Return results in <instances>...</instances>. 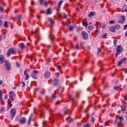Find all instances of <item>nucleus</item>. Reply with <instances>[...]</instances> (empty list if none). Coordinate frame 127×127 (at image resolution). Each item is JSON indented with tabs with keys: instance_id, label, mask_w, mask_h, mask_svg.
Here are the masks:
<instances>
[{
	"instance_id": "20e7f679",
	"label": "nucleus",
	"mask_w": 127,
	"mask_h": 127,
	"mask_svg": "<svg viewBox=\"0 0 127 127\" xmlns=\"http://www.w3.org/2000/svg\"><path fill=\"white\" fill-rule=\"evenodd\" d=\"M123 51V48L121 45L118 46L117 48V53L116 54V57H118V55L121 54V53Z\"/></svg>"
},
{
	"instance_id": "a18cd8bd",
	"label": "nucleus",
	"mask_w": 127,
	"mask_h": 127,
	"mask_svg": "<svg viewBox=\"0 0 127 127\" xmlns=\"http://www.w3.org/2000/svg\"><path fill=\"white\" fill-rule=\"evenodd\" d=\"M0 102H2V95L0 96Z\"/></svg>"
},
{
	"instance_id": "c85d7f7f",
	"label": "nucleus",
	"mask_w": 127,
	"mask_h": 127,
	"mask_svg": "<svg viewBox=\"0 0 127 127\" xmlns=\"http://www.w3.org/2000/svg\"><path fill=\"white\" fill-rule=\"evenodd\" d=\"M82 25H83L85 27H88V23H85L84 22H83Z\"/></svg>"
},
{
	"instance_id": "412c9836",
	"label": "nucleus",
	"mask_w": 127,
	"mask_h": 127,
	"mask_svg": "<svg viewBox=\"0 0 127 127\" xmlns=\"http://www.w3.org/2000/svg\"><path fill=\"white\" fill-rule=\"evenodd\" d=\"M110 31L112 32H116V28L114 27H111L110 28Z\"/></svg>"
},
{
	"instance_id": "f257e3e1",
	"label": "nucleus",
	"mask_w": 127,
	"mask_h": 127,
	"mask_svg": "<svg viewBox=\"0 0 127 127\" xmlns=\"http://www.w3.org/2000/svg\"><path fill=\"white\" fill-rule=\"evenodd\" d=\"M4 66L6 71H10V69H11V64H10V63H9L8 61L6 60H4Z\"/></svg>"
},
{
	"instance_id": "338daca9",
	"label": "nucleus",
	"mask_w": 127,
	"mask_h": 127,
	"mask_svg": "<svg viewBox=\"0 0 127 127\" xmlns=\"http://www.w3.org/2000/svg\"><path fill=\"white\" fill-rule=\"evenodd\" d=\"M2 84V81L1 80H0V85H1Z\"/></svg>"
},
{
	"instance_id": "9d476101",
	"label": "nucleus",
	"mask_w": 127,
	"mask_h": 127,
	"mask_svg": "<svg viewBox=\"0 0 127 127\" xmlns=\"http://www.w3.org/2000/svg\"><path fill=\"white\" fill-rule=\"evenodd\" d=\"M29 70L27 69L25 70L24 74L26 76L25 80H28L29 79V75H28V73L27 72H29Z\"/></svg>"
},
{
	"instance_id": "9b49d317",
	"label": "nucleus",
	"mask_w": 127,
	"mask_h": 127,
	"mask_svg": "<svg viewBox=\"0 0 127 127\" xmlns=\"http://www.w3.org/2000/svg\"><path fill=\"white\" fill-rule=\"evenodd\" d=\"M20 124L21 125H24L26 123V118L25 117H23L21 120H19Z\"/></svg>"
},
{
	"instance_id": "13d9d810",
	"label": "nucleus",
	"mask_w": 127,
	"mask_h": 127,
	"mask_svg": "<svg viewBox=\"0 0 127 127\" xmlns=\"http://www.w3.org/2000/svg\"><path fill=\"white\" fill-rule=\"evenodd\" d=\"M44 93H45L44 91H41V94H44Z\"/></svg>"
},
{
	"instance_id": "37998d69",
	"label": "nucleus",
	"mask_w": 127,
	"mask_h": 127,
	"mask_svg": "<svg viewBox=\"0 0 127 127\" xmlns=\"http://www.w3.org/2000/svg\"><path fill=\"white\" fill-rule=\"evenodd\" d=\"M43 4H45V6H47V1H45Z\"/></svg>"
},
{
	"instance_id": "6ab92c4d",
	"label": "nucleus",
	"mask_w": 127,
	"mask_h": 127,
	"mask_svg": "<svg viewBox=\"0 0 127 127\" xmlns=\"http://www.w3.org/2000/svg\"><path fill=\"white\" fill-rule=\"evenodd\" d=\"M19 46L21 48V49H24V48H25V45L23 43L19 44Z\"/></svg>"
},
{
	"instance_id": "72a5a7b5",
	"label": "nucleus",
	"mask_w": 127,
	"mask_h": 127,
	"mask_svg": "<svg viewBox=\"0 0 127 127\" xmlns=\"http://www.w3.org/2000/svg\"><path fill=\"white\" fill-rule=\"evenodd\" d=\"M109 23H110V24H114V23H116L115 22V21H114V20H111V21H110L109 22Z\"/></svg>"
},
{
	"instance_id": "ea45409f",
	"label": "nucleus",
	"mask_w": 127,
	"mask_h": 127,
	"mask_svg": "<svg viewBox=\"0 0 127 127\" xmlns=\"http://www.w3.org/2000/svg\"><path fill=\"white\" fill-rule=\"evenodd\" d=\"M84 127H90V125L88 124L84 125Z\"/></svg>"
},
{
	"instance_id": "e2e57ef3",
	"label": "nucleus",
	"mask_w": 127,
	"mask_h": 127,
	"mask_svg": "<svg viewBox=\"0 0 127 127\" xmlns=\"http://www.w3.org/2000/svg\"><path fill=\"white\" fill-rule=\"evenodd\" d=\"M87 49H88V50H90V49H91V47L88 46L87 47Z\"/></svg>"
},
{
	"instance_id": "de8ad7c7",
	"label": "nucleus",
	"mask_w": 127,
	"mask_h": 127,
	"mask_svg": "<svg viewBox=\"0 0 127 127\" xmlns=\"http://www.w3.org/2000/svg\"><path fill=\"white\" fill-rule=\"evenodd\" d=\"M21 83L23 85V87H25V83L23 81H22Z\"/></svg>"
},
{
	"instance_id": "0eeeda50",
	"label": "nucleus",
	"mask_w": 127,
	"mask_h": 127,
	"mask_svg": "<svg viewBox=\"0 0 127 127\" xmlns=\"http://www.w3.org/2000/svg\"><path fill=\"white\" fill-rule=\"evenodd\" d=\"M38 73H39V71L37 70L33 71V72L31 74L32 78L34 79H37V77H36V74H38Z\"/></svg>"
},
{
	"instance_id": "2f4dec72",
	"label": "nucleus",
	"mask_w": 127,
	"mask_h": 127,
	"mask_svg": "<svg viewBox=\"0 0 127 127\" xmlns=\"http://www.w3.org/2000/svg\"><path fill=\"white\" fill-rule=\"evenodd\" d=\"M39 1L41 4H43L45 2L44 0H39Z\"/></svg>"
},
{
	"instance_id": "7ed1b4c3",
	"label": "nucleus",
	"mask_w": 127,
	"mask_h": 127,
	"mask_svg": "<svg viewBox=\"0 0 127 127\" xmlns=\"http://www.w3.org/2000/svg\"><path fill=\"white\" fill-rule=\"evenodd\" d=\"M119 122H118V118H116L115 124H118V127H122V122L124 121V117L120 116L119 118Z\"/></svg>"
},
{
	"instance_id": "8fccbe9b",
	"label": "nucleus",
	"mask_w": 127,
	"mask_h": 127,
	"mask_svg": "<svg viewBox=\"0 0 127 127\" xmlns=\"http://www.w3.org/2000/svg\"><path fill=\"white\" fill-rule=\"evenodd\" d=\"M117 40H114V44H115V45H117Z\"/></svg>"
},
{
	"instance_id": "052dcab7",
	"label": "nucleus",
	"mask_w": 127,
	"mask_h": 127,
	"mask_svg": "<svg viewBox=\"0 0 127 127\" xmlns=\"http://www.w3.org/2000/svg\"><path fill=\"white\" fill-rule=\"evenodd\" d=\"M124 99H125V100H126V101H127V96H125L124 97Z\"/></svg>"
},
{
	"instance_id": "c03bdc74",
	"label": "nucleus",
	"mask_w": 127,
	"mask_h": 127,
	"mask_svg": "<svg viewBox=\"0 0 127 127\" xmlns=\"http://www.w3.org/2000/svg\"><path fill=\"white\" fill-rule=\"evenodd\" d=\"M16 66L19 68V64L18 62L16 63Z\"/></svg>"
},
{
	"instance_id": "39448f33",
	"label": "nucleus",
	"mask_w": 127,
	"mask_h": 127,
	"mask_svg": "<svg viewBox=\"0 0 127 127\" xmlns=\"http://www.w3.org/2000/svg\"><path fill=\"white\" fill-rule=\"evenodd\" d=\"M15 114H16V110L14 108L12 109L10 111L11 119H13V118H14V116H15Z\"/></svg>"
},
{
	"instance_id": "c756f323",
	"label": "nucleus",
	"mask_w": 127,
	"mask_h": 127,
	"mask_svg": "<svg viewBox=\"0 0 127 127\" xmlns=\"http://www.w3.org/2000/svg\"><path fill=\"white\" fill-rule=\"evenodd\" d=\"M88 29L89 30H93L94 29V27H93V26H89Z\"/></svg>"
},
{
	"instance_id": "a19ab883",
	"label": "nucleus",
	"mask_w": 127,
	"mask_h": 127,
	"mask_svg": "<svg viewBox=\"0 0 127 127\" xmlns=\"http://www.w3.org/2000/svg\"><path fill=\"white\" fill-rule=\"evenodd\" d=\"M107 36H108V35L107 34H105L103 35V38H107Z\"/></svg>"
},
{
	"instance_id": "b1692460",
	"label": "nucleus",
	"mask_w": 127,
	"mask_h": 127,
	"mask_svg": "<svg viewBox=\"0 0 127 127\" xmlns=\"http://www.w3.org/2000/svg\"><path fill=\"white\" fill-rule=\"evenodd\" d=\"M47 14H51V10L50 8H48L47 10Z\"/></svg>"
},
{
	"instance_id": "0e129e2a",
	"label": "nucleus",
	"mask_w": 127,
	"mask_h": 127,
	"mask_svg": "<svg viewBox=\"0 0 127 127\" xmlns=\"http://www.w3.org/2000/svg\"><path fill=\"white\" fill-rule=\"evenodd\" d=\"M60 102H56V105H58L60 104Z\"/></svg>"
},
{
	"instance_id": "58836bf2",
	"label": "nucleus",
	"mask_w": 127,
	"mask_h": 127,
	"mask_svg": "<svg viewBox=\"0 0 127 127\" xmlns=\"http://www.w3.org/2000/svg\"><path fill=\"white\" fill-rule=\"evenodd\" d=\"M91 122H92V123H95V118H94V117H92Z\"/></svg>"
},
{
	"instance_id": "423d86ee",
	"label": "nucleus",
	"mask_w": 127,
	"mask_h": 127,
	"mask_svg": "<svg viewBox=\"0 0 127 127\" xmlns=\"http://www.w3.org/2000/svg\"><path fill=\"white\" fill-rule=\"evenodd\" d=\"M9 98H11V101H14V98H15V93L12 91L10 92Z\"/></svg>"
},
{
	"instance_id": "aec40b11",
	"label": "nucleus",
	"mask_w": 127,
	"mask_h": 127,
	"mask_svg": "<svg viewBox=\"0 0 127 127\" xmlns=\"http://www.w3.org/2000/svg\"><path fill=\"white\" fill-rule=\"evenodd\" d=\"M11 102H8L7 106V110H9V109H10V108H11V107H12V104H11V103H10Z\"/></svg>"
},
{
	"instance_id": "c9c22d12",
	"label": "nucleus",
	"mask_w": 127,
	"mask_h": 127,
	"mask_svg": "<svg viewBox=\"0 0 127 127\" xmlns=\"http://www.w3.org/2000/svg\"><path fill=\"white\" fill-rule=\"evenodd\" d=\"M0 11L3 12V8L0 6Z\"/></svg>"
},
{
	"instance_id": "3c124183",
	"label": "nucleus",
	"mask_w": 127,
	"mask_h": 127,
	"mask_svg": "<svg viewBox=\"0 0 127 127\" xmlns=\"http://www.w3.org/2000/svg\"><path fill=\"white\" fill-rule=\"evenodd\" d=\"M57 68H58L59 69H61V68H62V66H60V65H58Z\"/></svg>"
},
{
	"instance_id": "bf43d9fd",
	"label": "nucleus",
	"mask_w": 127,
	"mask_h": 127,
	"mask_svg": "<svg viewBox=\"0 0 127 127\" xmlns=\"http://www.w3.org/2000/svg\"><path fill=\"white\" fill-rule=\"evenodd\" d=\"M108 124L109 123L108 122H106L105 124V126H108Z\"/></svg>"
},
{
	"instance_id": "f704fd0d",
	"label": "nucleus",
	"mask_w": 127,
	"mask_h": 127,
	"mask_svg": "<svg viewBox=\"0 0 127 127\" xmlns=\"http://www.w3.org/2000/svg\"><path fill=\"white\" fill-rule=\"evenodd\" d=\"M55 75L56 77H59V76H60V73L59 72H57L55 73Z\"/></svg>"
},
{
	"instance_id": "ddd939ff",
	"label": "nucleus",
	"mask_w": 127,
	"mask_h": 127,
	"mask_svg": "<svg viewBox=\"0 0 127 127\" xmlns=\"http://www.w3.org/2000/svg\"><path fill=\"white\" fill-rule=\"evenodd\" d=\"M120 17L121 18V21H118V23H122V24H124L125 20H126V17L124 16H121Z\"/></svg>"
},
{
	"instance_id": "49530a36",
	"label": "nucleus",
	"mask_w": 127,
	"mask_h": 127,
	"mask_svg": "<svg viewBox=\"0 0 127 127\" xmlns=\"http://www.w3.org/2000/svg\"><path fill=\"white\" fill-rule=\"evenodd\" d=\"M17 18L18 19H21V15H18Z\"/></svg>"
},
{
	"instance_id": "09e8293b",
	"label": "nucleus",
	"mask_w": 127,
	"mask_h": 127,
	"mask_svg": "<svg viewBox=\"0 0 127 127\" xmlns=\"http://www.w3.org/2000/svg\"><path fill=\"white\" fill-rule=\"evenodd\" d=\"M76 49H79V44L76 45Z\"/></svg>"
},
{
	"instance_id": "a211bd4d",
	"label": "nucleus",
	"mask_w": 127,
	"mask_h": 127,
	"mask_svg": "<svg viewBox=\"0 0 127 127\" xmlns=\"http://www.w3.org/2000/svg\"><path fill=\"white\" fill-rule=\"evenodd\" d=\"M96 14V12H90L88 14L89 17H92V16H94Z\"/></svg>"
},
{
	"instance_id": "393cba45",
	"label": "nucleus",
	"mask_w": 127,
	"mask_h": 127,
	"mask_svg": "<svg viewBox=\"0 0 127 127\" xmlns=\"http://www.w3.org/2000/svg\"><path fill=\"white\" fill-rule=\"evenodd\" d=\"M115 28L116 29H120L121 28V26H120L119 24H117L115 26Z\"/></svg>"
},
{
	"instance_id": "4c0bfd02",
	"label": "nucleus",
	"mask_w": 127,
	"mask_h": 127,
	"mask_svg": "<svg viewBox=\"0 0 127 127\" xmlns=\"http://www.w3.org/2000/svg\"><path fill=\"white\" fill-rule=\"evenodd\" d=\"M124 30H127V25H125L124 26Z\"/></svg>"
},
{
	"instance_id": "dca6fc26",
	"label": "nucleus",
	"mask_w": 127,
	"mask_h": 127,
	"mask_svg": "<svg viewBox=\"0 0 127 127\" xmlns=\"http://www.w3.org/2000/svg\"><path fill=\"white\" fill-rule=\"evenodd\" d=\"M53 84L54 86H57L58 84H59V80L56 78H55L54 80Z\"/></svg>"
},
{
	"instance_id": "bb28decb",
	"label": "nucleus",
	"mask_w": 127,
	"mask_h": 127,
	"mask_svg": "<svg viewBox=\"0 0 127 127\" xmlns=\"http://www.w3.org/2000/svg\"><path fill=\"white\" fill-rule=\"evenodd\" d=\"M53 116H51L50 118H49V121L51 123H52V122H53V120H54V118H53Z\"/></svg>"
},
{
	"instance_id": "cd10ccee",
	"label": "nucleus",
	"mask_w": 127,
	"mask_h": 127,
	"mask_svg": "<svg viewBox=\"0 0 127 127\" xmlns=\"http://www.w3.org/2000/svg\"><path fill=\"white\" fill-rule=\"evenodd\" d=\"M62 3H63V0H61L59 2V7H61V5H62Z\"/></svg>"
},
{
	"instance_id": "473e14b6",
	"label": "nucleus",
	"mask_w": 127,
	"mask_h": 127,
	"mask_svg": "<svg viewBox=\"0 0 127 127\" xmlns=\"http://www.w3.org/2000/svg\"><path fill=\"white\" fill-rule=\"evenodd\" d=\"M121 86H115L114 87V90H118V89H120V88H121Z\"/></svg>"
},
{
	"instance_id": "5fc2aeb1",
	"label": "nucleus",
	"mask_w": 127,
	"mask_h": 127,
	"mask_svg": "<svg viewBox=\"0 0 127 127\" xmlns=\"http://www.w3.org/2000/svg\"><path fill=\"white\" fill-rule=\"evenodd\" d=\"M55 94H53L52 95V98H53V99H54V98H55Z\"/></svg>"
},
{
	"instance_id": "79ce46f5",
	"label": "nucleus",
	"mask_w": 127,
	"mask_h": 127,
	"mask_svg": "<svg viewBox=\"0 0 127 127\" xmlns=\"http://www.w3.org/2000/svg\"><path fill=\"white\" fill-rule=\"evenodd\" d=\"M99 30H96L95 31V33L96 34H98L99 33Z\"/></svg>"
},
{
	"instance_id": "680f3d73",
	"label": "nucleus",
	"mask_w": 127,
	"mask_h": 127,
	"mask_svg": "<svg viewBox=\"0 0 127 127\" xmlns=\"http://www.w3.org/2000/svg\"><path fill=\"white\" fill-rule=\"evenodd\" d=\"M96 25H99V22L97 21L96 22Z\"/></svg>"
},
{
	"instance_id": "4d7b16f0",
	"label": "nucleus",
	"mask_w": 127,
	"mask_h": 127,
	"mask_svg": "<svg viewBox=\"0 0 127 127\" xmlns=\"http://www.w3.org/2000/svg\"><path fill=\"white\" fill-rule=\"evenodd\" d=\"M125 36L127 37V31L125 32Z\"/></svg>"
},
{
	"instance_id": "6e6552de",
	"label": "nucleus",
	"mask_w": 127,
	"mask_h": 127,
	"mask_svg": "<svg viewBox=\"0 0 127 127\" xmlns=\"http://www.w3.org/2000/svg\"><path fill=\"white\" fill-rule=\"evenodd\" d=\"M81 34L83 36V39H85V40H87V39H88V34L86 33V32L83 31L81 32Z\"/></svg>"
},
{
	"instance_id": "2eb2a0df",
	"label": "nucleus",
	"mask_w": 127,
	"mask_h": 127,
	"mask_svg": "<svg viewBox=\"0 0 127 127\" xmlns=\"http://www.w3.org/2000/svg\"><path fill=\"white\" fill-rule=\"evenodd\" d=\"M127 12V5H125L123 6L122 10V12Z\"/></svg>"
},
{
	"instance_id": "f8f14e48",
	"label": "nucleus",
	"mask_w": 127,
	"mask_h": 127,
	"mask_svg": "<svg viewBox=\"0 0 127 127\" xmlns=\"http://www.w3.org/2000/svg\"><path fill=\"white\" fill-rule=\"evenodd\" d=\"M121 108L122 112H123V113H125V112H126V110L127 108V106L126 104H124V105H121Z\"/></svg>"
},
{
	"instance_id": "6e6d98bb",
	"label": "nucleus",
	"mask_w": 127,
	"mask_h": 127,
	"mask_svg": "<svg viewBox=\"0 0 127 127\" xmlns=\"http://www.w3.org/2000/svg\"><path fill=\"white\" fill-rule=\"evenodd\" d=\"M7 97H8L7 95H5V97H4L5 100H6L7 99Z\"/></svg>"
},
{
	"instance_id": "1a4fd4ad",
	"label": "nucleus",
	"mask_w": 127,
	"mask_h": 127,
	"mask_svg": "<svg viewBox=\"0 0 127 127\" xmlns=\"http://www.w3.org/2000/svg\"><path fill=\"white\" fill-rule=\"evenodd\" d=\"M126 61H127V58H125L118 62V66H121L123 63H126Z\"/></svg>"
},
{
	"instance_id": "4be33fe9",
	"label": "nucleus",
	"mask_w": 127,
	"mask_h": 127,
	"mask_svg": "<svg viewBox=\"0 0 127 127\" xmlns=\"http://www.w3.org/2000/svg\"><path fill=\"white\" fill-rule=\"evenodd\" d=\"M31 118H32V114H31L29 118V120L28 121V125H30V122H31Z\"/></svg>"
},
{
	"instance_id": "a878e982",
	"label": "nucleus",
	"mask_w": 127,
	"mask_h": 127,
	"mask_svg": "<svg viewBox=\"0 0 127 127\" xmlns=\"http://www.w3.org/2000/svg\"><path fill=\"white\" fill-rule=\"evenodd\" d=\"M49 21H50L51 24H54V21L52 19H49Z\"/></svg>"
},
{
	"instance_id": "e433bc0d",
	"label": "nucleus",
	"mask_w": 127,
	"mask_h": 127,
	"mask_svg": "<svg viewBox=\"0 0 127 127\" xmlns=\"http://www.w3.org/2000/svg\"><path fill=\"white\" fill-rule=\"evenodd\" d=\"M63 16H64V18H67V15H66V14H63Z\"/></svg>"
},
{
	"instance_id": "4468645a",
	"label": "nucleus",
	"mask_w": 127,
	"mask_h": 127,
	"mask_svg": "<svg viewBox=\"0 0 127 127\" xmlns=\"http://www.w3.org/2000/svg\"><path fill=\"white\" fill-rule=\"evenodd\" d=\"M4 57L3 55H0V63L2 64L4 62Z\"/></svg>"
},
{
	"instance_id": "603ef678",
	"label": "nucleus",
	"mask_w": 127,
	"mask_h": 127,
	"mask_svg": "<svg viewBox=\"0 0 127 127\" xmlns=\"http://www.w3.org/2000/svg\"><path fill=\"white\" fill-rule=\"evenodd\" d=\"M101 48H98V53L101 52Z\"/></svg>"
},
{
	"instance_id": "7c9ffc66",
	"label": "nucleus",
	"mask_w": 127,
	"mask_h": 127,
	"mask_svg": "<svg viewBox=\"0 0 127 127\" xmlns=\"http://www.w3.org/2000/svg\"><path fill=\"white\" fill-rule=\"evenodd\" d=\"M73 29H74V27L73 26H71L69 27V30L70 31H72Z\"/></svg>"
},
{
	"instance_id": "864d4df0",
	"label": "nucleus",
	"mask_w": 127,
	"mask_h": 127,
	"mask_svg": "<svg viewBox=\"0 0 127 127\" xmlns=\"http://www.w3.org/2000/svg\"><path fill=\"white\" fill-rule=\"evenodd\" d=\"M2 24V21H1V20H0V26H1Z\"/></svg>"
},
{
	"instance_id": "69168bd1",
	"label": "nucleus",
	"mask_w": 127,
	"mask_h": 127,
	"mask_svg": "<svg viewBox=\"0 0 127 127\" xmlns=\"http://www.w3.org/2000/svg\"><path fill=\"white\" fill-rule=\"evenodd\" d=\"M0 96H2V94L1 93V91L0 90Z\"/></svg>"
},
{
	"instance_id": "f03ea898",
	"label": "nucleus",
	"mask_w": 127,
	"mask_h": 127,
	"mask_svg": "<svg viewBox=\"0 0 127 127\" xmlns=\"http://www.w3.org/2000/svg\"><path fill=\"white\" fill-rule=\"evenodd\" d=\"M10 54H16V51L14 48H12L9 49L7 52L6 56L7 57H9L10 56Z\"/></svg>"
},
{
	"instance_id": "774afa93",
	"label": "nucleus",
	"mask_w": 127,
	"mask_h": 127,
	"mask_svg": "<svg viewBox=\"0 0 127 127\" xmlns=\"http://www.w3.org/2000/svg\"><path fill=\"white\" fill-rule=\"evenodd\" d=\"M37 17H38V18H39V19H40V16H37Z\"/></svg>"
},
{
	"instance_id": "5701e85b",
	"label": "nucleus",
	"mask_w": 127,
	"mask_h": 127,
	"mask_svg": "<svg viewBox=\"0 0 127 127\" xmlns=\"http://www.w3.org/2000/svg\"><path fill=\"white\" fill-rule=\"evenodd\" d=\"M4 27H5L6 28H8V23H7V22L6 21L4 22Z\"/></svg>"
},
{
	"instance_id": "f3484780",
	"label": "nucleus",
	"mask_w": 127,
	"mask_h": 127,
	"mask_svg": "<svg viewBox=\"0 0 127 127\" xmlns=\"http://www.w3.org/2000/svg\"><path fill=\"white\" fill-rule=\"evenodd\" d=\"M50 77V72L47 71L45 73V77L47 79H48Z\"/></svg>"
}]
</instances>
